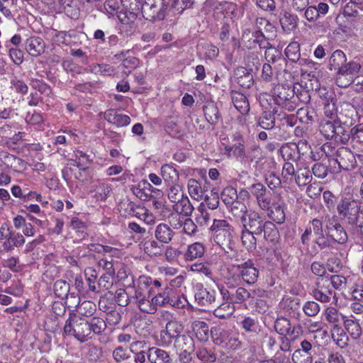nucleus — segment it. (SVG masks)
I'll list each match as a JSON object with an SVG mask.
<instances>
[{
  "label": "nucleus",
  "mask_w": 363,
  "mask_h": 363,
  "mask_svg": "<svg viewBox=\"0 0 363 363\" xmlns=\"http://www.w3.org/2000/svg\"><path fill=\"white\" fill-rule=\"evenodd\" d=\"M264 58L266 63L274 64L279 60H282V54L280 50L274 47L272 44L264 48Z\"/></svg>",
  "instance_id": "nucleus-46"
},
{
  "label": "nucleus",
  "mask_w": 363,
  "mask_h": 363,
  "mask_svg": "<svg viewBox=\"0 0 363 363\" xmlns=\"http://www.w3.org/2000/svg\"><path fill=\"white\" fill-rule=\"evenodd\" d=\"M280 152L284 160H292L294 162L299 160L295 143H285L281 147Z\"/></svg>",
  "instance_id": "nucleus-39"
},
{
  "label": "nucleus",
  "mask_w": 363,
  "mask_h": 363,
  "mask_svg": "<svg viewBox=\"0 0 363 363\" xmlns=\"http://www.w3.org/2000/svg\"><path fill=\"white\" fill-rule=\"evenodd\" d=\"M69 289V284L62 279L57 280L53 286L55 296L62 299L67 297Z\"/></svg>",
  "instance_id": "nucleus-50"
},
{
  "label": "nucleus",
  "mask_w": 363,
  "mask_h": 363,
  "mask_svg": "<svg viewBox=\"0 0 363 363\" xmlns=\"http://www.w3.org/2000/svg\"><path fill=\"white\" fill-rule=\"evenodd\" d=\"M163 6V0H146L142 5V11L151 18L162 19Z\"/></svg>",
  "instance_id": "nucleus-13"
},
{
  "label": "nucleus",
  "mask_w": 363,
  "mask_h": 363,
  "mask_svg": "<svg viewBox=\"0 0 363 363\" xmlns=\"http://www.w3.org/2000/svg\"><path fill=\"white\" fill-rule=\"evenodd\" d=\"M312 353L301 352L296 350L292 354V361L294 363H313Z\"/></svg>",
  "instance_id": "nucleus-63"
},
{
  "label": "nucleus",
  "mask_w": 363,
  "mask_h": 363,
  "mask_svg": "<svg viewBox=\"0 0 363 363\" xmlns=\"http://www.w3.org/2000/svg\"><path fill=\"white\" fill-rule=\"evenodd\" d=\"M346 56L342 50H337L334 51L329 60L330 69L338 71L343 64L346 62Z\"/></svg>",
  "instance_id": "nucleus-43"
},
{
  "label": "nucleus",
  "mask_w": 363,
  "mask_h": 363,
  "mask_svg": "<svg viewBox=\"0 0 363 363\" xmlns=\"http://www.w3.org/2000/svg\"><path fill=\"white\" fill-rule=\"evenodd\" d=\"M255 233L244 229L242 231V243L248 251H252L256 248L257 240L255 238Z\"/></svg>",
  "instance_id": "nucleus-54"
},
{
  "label": "nucleus",
  "mask_w": 363,
  "mask_h": 363,
  "mask_svg": "<svg viewBox=\"0 0 363 363\" xmlns=\"http://www.w3.org/2000/svg\"><path fill=\"white\" fill-rule=\"evenodd\" d=\"M280 23L284 30H291L297 26L296 16L288 12H285L280 18Z\"/></svg>",
  "instance_id": "nucleus-61"
},
{
  "label": "nucleus",
  "mask_w": 363,
  "mask_h": 363,
  "mask_svg": "<svg viewBox=\"0 0 363 363\" xmlns=\"http://www.w3.org/2000/svg\"><path fill=\"white\" fill-rule=\"evenodd\" d=\"M312 175L310 169L307 167L299 168L296 170L294 181L299 186H306L311 182Z\"/></svg>",
  "instance_id": "nucleus-45"
},
{
  "label": "nucleus",
  "mask_w": 363,
  "mask_h": 363,
  "mask_svg": "<svg viewBox=\"0 0 363 363\" xmlns=\"http://www.w3.org/2000/svg\"><path fill=\"white\" fill-rule=\"evenodd\" d=\"M232 216L238 220L240 222L245 221V218L248 215L249 212L246 205L240 201H238L231 203L227 206Z\"/></svg>",
  "instance_id": "nucleus-26"
},
{
  "label": "nucleus",
  "mask_w": 363,
  "mask_h": 363,
  "mask_svg": "<svg viewBox=\"0 0 363 363\" xmlns=\"http://www.w3.org/2000/svg\"><path fill=\"white\" fill-rule=\"evenodd\" d=\"M96 306L94 303L90 301H84L81 303H78L77 306V313L84 317H90L94 314Z\"/></svg>",
  "instance_id": "nucleus-49"
},
{
  "label": "nucleus",
  "mask_w": 363,
  "mask_h": 363,
  "mask_svg": "<svg viewBox=\"0 0 363 363\" xmlns=\"http://www.w3.org/2000/svg\"><path fill=\"white\" fill-rule=\"evenodd\" d=\"M335 293L331 289L328 278H319L316 281V287L313 290L314 298L322 303L330 301V296Z\"/></svg>",
  "instance_id": "nucleus-8"
},
{
  "label": "nucleus",
  "mask_w": 363,
  "mask_h": 363,
  "mask_svg": "<svg viewBox=\"0 0 363 363\" xmlns=\"http://www.w3.org/2000/svg\"><path fill=\"white\" fill-rule=\"evenodd\" d=\"M240 325L246 333H257L259 328L257 319L250 316H244Z\"/></svg>",
  "instance_id": "nucleus-58"
},
{
  "label": "nucleus",
  "mask_w": 363,
  "mask_h": 363,
  "mask_svg": "<svg viewBox=\"0 0 363 363\" xmlns=\"http://www.w3.org/2000/svg\"><path fill=\"white\" fill-rule=\"evenodd\" d=\"M131 296H133V294H130L129 290L118 289L116 291L115 298L117 303L120 306L125 307L129 303L130 301H133Z\"/></svg>",
  "instance_id": "nucleus-59"
},
{
  "label": "nucleus",
  "mask_w": 363,
  "mask_h": 363,
  "mask_svg": "<svg viewBox=\"0 0 363 363\" xmlns=\"http://www.w3.org/2000/svg\"><path fill=\"white\" fill-rule=\"evenodd\" d=\"M323 315L330 330L342 327L344 318H346L338 309L333 306L327 307L323 312Z\"/></svg>",
  "instance_id": "nucleus-11"
},
{
  "label": "nucleus",
  "mask_w": 363,
  "mask_h": 363,
  "mask_svg": "<svg viewBox=\"0 0 363 363\" xmlns=\"http://www.w3.org/2000/svg\"><path fill=\"white\" fill-rule=\"evenodd\" d=\"M147 358L150 363H173L169 353L157 347L148 348Z\"/></svg>",
  "instance_id": "nucleus-23"
},
{
  "label": "nucleus",
  "mask_w": 363,
  "mask_h": 363,
  "mask_svg": "<svg viewBox=\"0 0 363 363\" xmlns=\"http://www.w3.org/2000/svg\"><path fill=\"white\" fill-rule=\"evenodd\" d=\"M133 301L138 305L139 309L143 313L154 314L157 311L152 295H150V298L145 297Z\"/></svg>",
  "instance_id": "nucleus-40"
},
{
  "label": "nucleus",
  "mask_w": 363,
  "mask_h": 363,
  "mask_svg": "<svg viewBox=\"0 0 363 363\" xmlns=\"http://www.w3.org/2000/svg\"><path fill=\"white\" fill-rule=\"evenodd\" d=\"M88 324L90 328L92 338L97 335L101 334L106 328L105 320L99 317L91 318L88 320Z\"/></svg>",
  "instance_id": "nucleus-42"
},
{
  "label": "nucleus",
  "mask_w": 363,
  "mask_h": 363,
  "mask_svg": "<svg viewBox=\"0 0 363 363\" xmlns=\"http://www.w3.org/2000/svg\"><path fill=\"white\" fill-rule=\"evenodd\" d=\"M335 162L338 164L339 169L342 170H352L358 165L357 157L347 147L338 148L334 155Z\"/></svg>",
  "instance_id": "nucleus-6"
},
{
  "label": "nucleus",
  "mask_w": 363,
  "mask_h": 363,
  "mask_svg": "<svg viewBox=\"0 0 363 363\" xmlns=\"http://www.w3.org/2000/svg\"><path fill=\"white\" fill-rule=\"evenodd\" d=\"M180 123L181 119L178 117H170L167 121V131L172 137L180 138L183 135V130L179 125Z\"/></svg>",
  "instance_id": "nucleus-35"
},
{
  "label": "nucleus",
  "mask_w": 363,
  "mask_h": 363,
  "mask_svg": "<svg viewBox=\"0 0 363 363\" xmlns=\"http://www.w3.org/2000/svg\"><path fill=\"white\" fill-rule=\"evenodd\" d=\"M274 95L277 104L283 105V102L294 99V90L289 86L278 84L274 88Z\"/></svg>",
  "instance_id": "nucleus-25"
},
{
  "label": "nucleus",
  "mask_w": 363,
  "mask_h": 363,
  "mask_svg": "<svg viewBox=\"0 0 363 363\" xmlns=\"http://www.w3.org/2000/svg\"><path fill=\"white\" fill-rule=\"evenodd\" d=\"M64 333L67 335L74 336L82 342L92 339L88 320L77 318L74 313L69 314V318L64 326Z\"/></svg>",
  "instance_id": "nucleus-3"
},
{
  "label": "nucleus",
  "mask_w": 363,
  "mask_h": 363,
  "mask_svg": "<svg viewBox=\"0 0 363 363\" xmlns=\"http://www.w3.org/2000/svg\"><path fill=\"white\" fill-rule=\"evenodd\" d=\"M361 69V65L356 62H350L345 63L337 71L342 74H345L347 77L354 78V76L357 74Z\"/></svg>",
  "instance_id": "nucleus-55"
},
{
  "label": "nucleus",
  "mask_w": 363,
  "mask_h": 363,
  "mask_svg": "<svg viewBox=\"0 0 363 363\" xmlns=\"http://www.w3.org/2000/svg\"><path fill=\"white\" fill-rule=\"evenodd\" d=\"M194 298L200 306H208L216 301V291H208L202 285H196Z\"/></svg>",
  "instance_id": "nucleus-15"
},
{
  "label": "nucleus",
  "mask_w": 363,
  "mask_h": 363,
  "mask_svg": "<svg viewBox=\"0 0 363 363\" xmlns=\"http://www.w3.org/2000/svg\"><path fill=\"white\" fill-rule=\"evenodd\" d=\"M175 233L167 223H161L155 229V237L162 244H169Z\"/></svg>",
  "instance_id": "nucleus-20"
},
{
  "label": "nucleus",
  "mask_w": 363,
  "mask_h": 363,
  "mask_svg": "<svg viewBox=\"0 0 363 363\" xmlns=\"http://www.w3.org/2000/svg\"><path fill=\"white\" fill-rule=\"evenodd\" d=\"M275 118L271 111H264L259 117L258 125L264 130H271L274 127Z\"/></svg>",
  "instance_id": "nucleus-52"
},
{
  "label": "nucleus",
  "mask_w": 363,
  "mask_h": 363,
  "mask_svg": "<svg viewBox=\"0 0 363 363\" xmlns=\"http://www.w3.org/2000/svg\"><path fill=\"white\" fill-rule=\"evenodd\" d=\"M224 154L228 157H235L237 160L243 162L246 157L245 141L241 135L238 137L235 143L232 146H225Z\"/></svg>",
  "instance_id": "nucleus-14"
},
{
  "label": "nucleus",
  "mask_w": 363,
  "mask_h": 363,
  "mask_svg": "<svg viewBox=\"0 0 363 363\" xmlns=\"http://www.w3.org/2000/svg\"><path fill=\"white\" fill-rule=\"evenodd\" d=\"M284 52L290 61L297 62L301 57L299 43L296 41L290 43L286 48Z\"/></svg>",
  "instance_id": "nucleus-47"
},
{
  "label": "nucleus",
  "mask_w": 363,
  "mask_h": 363,
  "mask_svg": "<svg viewBox=\"0 0 363 363\" xmlns=\"http://www.w3.org/2000/svg\"><path fill=\"white\" fill-rule=\"evenodd\" d=\"M173 289L166 287L162 291L157 293L156 295L152 296L156 309L158 307H164L167 305H171L172 301Z\"/></svg>",
  "instance_id": "nucleus-32"
},
{
  "label": "nucleus",
  "mask_w": 363,
  "mask_h": 363,
  "mask_svg": "<svg viewBox=\"0 0 363 363\" xmlns=\"http://www.w3.org/2000/svg\"><path fill=\"white\" fill-rule=\"evenodd\" d=\"M133 286L130 284L127 286L130 294H133L131 298L133 301L138 298H150L152 295V278L147 276H140L136 283H135L133 277H131Z\"/></svg>",
  "instance_id": "nucleus-5"
},
{
  "label": "nucleus",
  "mask_w": 363,
  "mask_h": 363,
  "mask_svg": "<svg viewBox=\"0 0 363 363\" xmlns=\"http://www.w3.org/2000/svg\"><path fill=\"white\" fill-rule=\"evenodd\" d=\"M174 347L177 350H194V339L191 335L184 334L174 340Z\"/></svg>",
  "instance_id": "nucleus-41"
},
{
  "label": "nucleus",
  "mask_w": 363,
  "mask_h": 363,
  "mask_svg": "<svg viewBox=\"0 0 363 363\" xmlns=\"http://www.w3.org/2000/svg\"><path fill=\"white\" fill-rule=\"evenodd\" d=\"M209 230L214 242L223 249L225 255L231 259L235 257L234 228L226 220L214 219Z\"/></svg>",
  "instance_id": "nucleus-1"
},
{
  "label": "nucleus",
  "mask_w": 363,
  "mask_h": 363,
  "mask_svg": "<svg viewBox=\"0 0 363 363\" xmlns=\"http://www.w3.org/2000/svg\"><path fill=\"white\" fill-rule=\"evenodd\" d=\"M114 282L115 273L112 272L104 273L97 281L98 294L111 289Z\"/></svg>",
  "instance_id": "nucleus-36"
},
{
  "label": "nucleus",
  "mask_w": 363,
  "mask_h": 363,
  "mask_svg": "<svg viewBox=\"0 0 363 363\" xmlns=\"http://www.w3.org/2000/svg\"><path fill=\"white\" fill-rule=\"evenodd\" d=\"M326 228L327 235L330 239L333 244H344L347 241V234L340 223H330L326 226Z\"/></svg>",
  "instance_id": "nucleus-12"
},
{
  "label": "nucleus",
  "mask_w": 363,
  "mask_h": 363,
  "mask_svg": "<svg viewBox=\"0 0 363 363\" xmlns=\"http://www.w3.org/2000/svg\"><path fill=\"white\" fill-rule=\"evenodd\" d=\"M144 252L150 257H160L163 255L164 244L156 240H149L145 242L143 245Z\"/></svg>",
  "instance_id": "nucleus-30"
},
{
  "label": "nucleus",
  "mask_w": 363,
  "mask_h": 363,
  "mask_svg": "<svg viewBox=\"0 0 363 363\" xmlns=\"http://www.w3.org/2000/svg\"><path fill=\"white\" fill-rule=\"evenodd\" d=\"M188 191L191 197L196 201H199L203 196V189L201 184L194 179H190L188 181Z\"/></svg>",
  "instance_id": "nucleus-48"
},
{
  "label": "nucleus",
  "mask_w": 363,
  "mask_h": 363,
  "mask_svg": "<svg viewBox=\"0 0 363 363\" xmlns=\"http://www.w3.org/2000/svg\"><path fill=\"white\" fill-rule=\"evenodd\" d=\"M171 6L179 14L184 10L193 9L195 0H170Z\"/></svg>",
  "instance_id": "nucleus-56"
},
{
  "label": "nucleus",
  "mask_w": 363,
  "mask_h": 363,
  "mask_svg": "<svg viewBox=\"0 0 363 363\" xmlns=\"http://www.w3.org/2000/svg\"><path fill=\"white\" fill-rule=\"evenodd\" d=\"M352 101L353 102V100ZM359 111L361 112V110L359 108V107L354 106L353 103L352 104H345L344 105V108H342V111L340 113V116L347 118L343 121V123L347 124V125H353L355 122Z\"/></svg>",
  "instance_id": "nucleus-31"
},
{
  "label": "nucleus",
  "mask_w": 363,
  "mask_h": 363,
  "mask_svg": "<svg viewBox=\"0 0 363 363\" xmlns=\"http://www.w3.org/2000/svg\"><path fill=\"white\" fill-rule=\"evenodd\" d=\"M161 174L164 182L168 184H175L179 179L178 170L172 164H165L161 167Z\"/></svg>",
  "instance_id": "nucleus-28"
},
{
  "label": "nucleus",
  "mask_w": 363,
  "mask_h": 363,
  "mask_svg": "<svg viewBox=\"0 0 363 363\" xmlns=\"http://www.w3.org/2000/svg\"><path fill=\"white\" fill-rule=\"evenodd\" d=\"M319 130L327 140L345 144L350 139L349 130L340 121L323 119L320 122Z\"/></svg>",
  "instance_id": "nucleus-4"
},
{
  "label": "nucleus",
  "mask_w": 363,
  "mask_h": 363,
  "mask_svg": "<svg viewBox=\"0 0 363 363\" xmlns=\"http://www.w3.org/2000/svg\"><path fill=\"white\" fill-rule=\"evenodd\" d=\"M6 239L2 246L5 251L9 252L13 250L14 247H18L25 243V238L23 235L19 233L10 231L8 229L7 235L4 236Z\"/></svg>",
  "instance_id": "nucleus-22"
},
{
  "label": "nucleus",
  "mask_w": 363,
  "mask_h": 363,
  "mask_svg": "<svg viewBox=\"0 0 363 363\" xmlns=\"http://www.w3.org/2000/svg\"><path fill=\"white\" fill-rule=\"evenodd\" d=\"M295 146L298 154L299 160L303 157L308 156L311 160H315V155L311 150V147L306 140H300L297 143H295Z\"/></svg>",
  "instance_id": "nucleus-44"
},
{
  "label": "nucleus",
  "mask_w": 363,
  "mask_h": 363,
  "mask_svg": "<svg viewBox=\"0 0 363 363\" xmlns=\"http://www.w3.org/2000/svg\"><path fill=\"white\" fill-rule=\"evenodd\" d=\"M344 330L353 340H358L362 333L359 320L354 315L346 316L343 321Z\"/></svg>",
  "instance_id": "nucleus-18"
},
{
  "label": "nucleus",
  "mask_w": 363,
  "mask_h": 363,
  "mask_svg": "<svg viewBox=\"0 0 363 363\" xmlns=\"http://www.w3.org/2000/svg\"><path fill=\"white\" fill-rule=\"evenodd\" d=\"M206 251V247L202 242H196L187 246L184 252V259L186 262H192L201 258Z\"/></svg>",
  "instance_id": "nucleus-21"
},
{
  "label": "nucleus",
  "mask_w": 363,
  "mask_h": 363,
  "mask_svg": "<svg viewBox=\"0 0 363 363\" xmlns=\"http://www.w3.org/2000/svg\"><path fill=\"white\" fill-rule=\"evenodd\" d=\"M174 209L177 213L185 216H189L194 211V206L187 196H183L174 205Z\"/></svg>",
  "instance_id": "nucleus-38"
},
{
  "label": "nucleus",
  "mask_w": 363,
  "mask_h": 363,
  "mask_svg": "<svg viewBox=\"0 0 363 363\" xmlns=\"http://www.w3.org/2000/svg\"><path fill=\"white\" fill-rule=\"evenodd\" d=\"M220 198L227 206L238 201L237 191L232 186L225 187L221 193Z\"/></svg>",
  "instance_id": "nucleus-57"
},
{
  "label": "nucleus",
  "mask_w": 363,
  "mask_h": 363,
  "mask_svg": "<svg viewBox=\"0 0 363 363\" xmlns=\"http://www.w3.org/2000/svg\"><path fill=\"white\" fill-rule=\"evenodd\" d=\"M266 223L262 216L255 211H250L248 215L242 221L241 225L244 230L255 233L257 235H262V228Z\"/></svg>",
  "instance_id": "nucleus-9"
},
{
  "label": "nucleus",
  "mask_w": 363,
  "mask_h": 363,
  "mask_svg": "<svg viewBox=\"0 0 363 363\" xmlns=\"http://www.w3.org/2000/svg\"><path fill=\"white\" fill-rule=\"evenodd\" d=\"M359 210L357 202L350 197H342L337 206L340 218L351 225L352 233L363 235V218L359 216Z\"/></svg>",
  "instance_id": "nucleus-2"
},
{
  "label": "nucleus",
  "mask_w": 363,
  "mask_h": 363,
  "mask_svg": "<svg viewBox=\"0 0 363 363\" xmlns=\"http://www.w3.org/2000/svg\"><path fill=\"white\" fill-rule=\"evenodd\" d=\"M105 13L109 16H113L118 13L121 3L119 0H106L104 4Z\"/></svg>",
  "instance_id": "nucleus-64"
},
{
  "label": "nucleus",
  "mask_w": 363,
  "mask_h": 363,
  "mask_svg": "<svg viewBox=\"0 0 363 363\" xmlns=\"http://www.w3.org/2000/svg\"><path fill=\"white\" fill-rule=\"evenodd\" d=\"M25 47L30 55L38 57L45 52V43L41 38L33 36L26 40Z\"/></svg>",
  "instance_id": "nucleus-19"
},
{
  "label": "nucleus",
  "mask_w": 363,
  "mask_h": 363,
  "mask_svg": "<svg viewBox=\"0 0 363 363\" xmlns=\"http://www.w3.org/2000/svg\"><path fill=\"white\" fill-rule=\"evenodd\" d=\"M211 334L213 341L217 345H222L225 347L231 332L223 329H215L214 330H211Z\"/></svg>",
  "instance_id": "nucleus-60"
},
{
  "label": "nucleus",
  "mask_w": 363,
  "mask_h": 363,
  "mask_svg": "<svg viewBox=\"0 0 363 363\" xmlns=\"http://www.w3.org/2000/svg\"><path fill=\"white\" fill-rule=\"evenodd\" d=\"M252 296L251 292L243 287H238L235 290V293L233 295V303H242L245 301L250 299Z\"/></svg>",
  "instance_id": "nucleus-62"
},
{
  "label": "nucleus",
  "mask_w": 363,
  "mask_h": 363,
  "mask_svg": "<svg viewBox=\"0 0 363 363\" xmlns=\"http://www.w3.org/2000/svg\"><path fill=\"white\" fill-rule=\"evenodd\" d=\"M274 329L281 335L285 336L289 334L291 325L289 320L286 318H278L274 322Z\"/></svg>",
  "instance_id": "nucleus-53"
},
{
  "label": "nucleus",
  "mask_w": 363,
  "mask_h": 363,
  "mask_svg": "<svg viewBox=\"0 0 363 363\" xmlns=\"http://www.w3.org/2000/svg\"><path fill=\"white\" fill-rule=\"evenodd\" d=\"M267 215L272 220L278 224L285 221V204L281 199L273 200L270 209H267Z\"/></svg>",
  "instance_id": "nucleus-16"
},
{
  "label": "nucleus",
  "mask_w": 363,
  "mask_h": 363,
  "mask_svg": "<svg viewBox=\"0 0 363 363\" xmlns=\"http://www.w3.org/2000/svg\"><path fill=\"white\" fill-rule=\"evenodd\" d=\"M333 341L340 348H345L348 345L349 337L342 327L330 330Z\"/></svg>",
  "instance_id": "nucleus-37"
},
{
  "label": "nucleus",
  "mask_w": 363,
  "mask_h": 363,
  "mask_svg": "<svg viewBox=\"0 0 363 363\" xmlns=\"http://www.w3.org/2000/svg\"><path fill=\"white\" fill-rule=\"evenodd\" d=\"M184 330V326L180 321L171 320L166 324L165 329L161 331L160 337L163 344L169 345L173 340H176Z\"/></svg>",
  "instance_id": "nucleus-7"
},
{
  "label": "nucleus",
  "mask_w": 363,
  "mask_h": 363,
  "mask_svg": "<svg viewBox=\"0 0 363 363\" xmlns=\"http://www.w3.org/2000/svg\"><path fill=\"white\" fill-rule=\"evenodd\" d=\"M231 99L235 108L242 114L247 113L249 111V102L243 94L237 91L233 92Z\"/></svg>",
  "instance_id": "nucleus-34"
},
{
  "label": "nucleus",
  "mask_w": 363,
  "mask_h": 363,
  "mask_svg": "<svg viewBox=\"0 0 363 363\" xmlns=\"http://www.w3.org/2000/svg\"><path fill=\"white\" fill-rule=\"evenodd\" d=\"M237 267L239 275L242 280L248 284H253L257 280L259 271L255 267L252 260L248 259L247 261L235 265Z\"/></svg>",
  "instance_id": "nucleus-10"
},
{
  "label": "nucleus",
  "mask_w": 363,
  "mask_h": 363,
  "mask_svg": "<svg viewBox=\"0 0 363 363\" xmlns=\"http://www.w3.org/2000/svg\"><path fill=\"white\" fill-rule=\"evenodd\" d=\"M206 121L211 125L217 124L221 119L217 105L213 101H207L203 107Z\"/></svg>",
  "instance_id": "nucleus-24"
},
{
  "label": "nucleus",
  "mask_w": 363,
  "mask_h": 363,
  "mask_svg": "<svg viewBox=\"0 0 363 363\" xmlns=\"http://www.w3.org/2000/svg\"><path fill=\"white\" fill-rule=\"evenodd\" d=\"M104 118L108 123L117 127L127 126L130 123V118L128 115L119 113L115 109L106 111Z\"/></svg>",
  "instance_id": "nucleus-17"
},
{
  "label": "nucleus",
  "mask_w": 363,
  "mask_h": 363,
  "mask_svg": "<svg viewBox=\"0 0 363 363\" xmlns=\"http://www.w3.org/2000/svg\"><path fill=\"white\" fill-rule=\"evenodd\" d=\"M262 234L266 241L273 245L279 240V230L275 224L271 221H266L264 226L262 228Z\"/></svg>",
  "instance_id": "nucleus-27"
},
{
  "label": "nucleus",
  "mask_w": 363,
  "mask_h": 363,
  "mask_svg": "<svg viewBox=\"0 0 363 363\" xmlns=\"http://www.w3.org/2000/svg\"><path fill=\"white\" fill-rule=\"evenodd\" d=\"M84 274L86 277V284L88 285L89 290L91 292L98 294L97 289V273L96 270L89 267L84 270Z\"/></svg>",
  "instance_id": "nucleus-51"
},
{
  "label": "nucleus",
  "mask_w": 363,
  "mask_h": 363,
  "mask_svg": "<svg viewBox=\"0 0 363 363\" xmlns=\"http://www.w3.org/2000/svg\"><path fill=\"white\" fill-rule=\"evenodd\" d=\"M235 311V307L232 302L223 301L213 311V315L220 319H228Z\"/></svg>",
  "instance_id": "nucleus-33"
},
{
  "label": "nucleus",
  "mask_w": 363,
  "mask_h": 363,
  "mask_svg": "<svg viewBox=\"0 0 363 363\" xmlns=\"http://www.w3.org/2000/svg\"><path fill=\"white\" fill-rule=\"evenodd\" d=\"M192 330L200 342H206L209 337V328L206 323L200 320H194L191 323Z\"/></svg>",
  "instance_id": "nucleus-29"
}]
</instances>
